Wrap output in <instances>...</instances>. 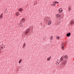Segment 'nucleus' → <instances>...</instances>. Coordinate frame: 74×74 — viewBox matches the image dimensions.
Here are the masks:
<instances>
[{"label": "nucleus", "mask_w": 74, "mask_h": 74, "mask_svg": "<svg viewBox=\"0 0 74 74\" xmlns=\"http://www.w3.org/2000/svg\"><path fill=\"white\" fill-rule=\"evenodd\" d=\"M70 23L71 25H73V24L74 25V21H71L70 22Z\"/></svg>", "instance_id": "0eeeda50"}, {"label": "nucleus", "mask_w": 74, "mask_h": 74, "mask_svg": "<svg viewBox=\"0 0 74 74\" xmlns=\"http://www.w3.org/2000/svg\"><path fill=\"white\" fill-rule=\"evenodd\" d=\"M64 58L65 59H67V58H68V56H67L66 55H65L64 56Z\"/></svg>", "instance_id": "ddd939ff"}, {"label": "nucleus", "mask_w": 74, "mask_h": 74, "mask_svg": "<svg viewBox=\"0 0 74 74\" xmlns=\"http://www.w3.org/2000/svg\"><path fill=\"white\" fill-rule=\"evenodd\" d=\"M51 56H50L49 58H47V60H48V61H49V60H50L51 59Z\"/></svg>", "instance_id": "f8f14e48"}, {"label": "nucleus", "mask_w": 74, "mask_h": 74, "mask_svg": "<svg viewBox=\"0 0 74 74\" xmlns=\"http://www.w3.org/2000/svg\"><path fill=\"white\" fill-rule=\"evenodd\" d=\"M62 49L63 50V49H64V46H62Z\"/></svg>", "instance_id": "6ab92c4d"}, {"label": "nucleus", "mask_w": 74, "mask_h": 74, "mask_svg": "<svg viewBox=\"0 0 74 74\" xmlns=\"http://www.w3.org/2000/svg\"><path fill=\"white\" fill-rule=\"evenodd\" d=\"M32 30V28L31 27H29L27 30L25 31V36L27 35L28 33H30V30Z\"/></svg>", "instance_id": "f257e3e1"}, {"label": "nucleus", "mask_w": 74, "mask_h": 74, "mask_svg": "<svg viewBox=\"0 0 74 74\" xmlns=\"http://www.w3.org/2000/svg\"><path fill=\"white\" fill-rule=\"evenodd\" d=\"M20 25V26H21V27H22V26H23V25H24V24H23V25Z\"/></svg>", "instance_id": "a878e982"}, {"label": "nucleus", "mask_w": 74, "mask_h": 74, "mask_svg": "<svg viewBox=\"0 0 74 74\" xmlns=\"http://www.w3.org/2000/svg\"><path fill=\"white\" fill-rule=\"evenodd\" d=\"M2 48H3V47H2Z\"/></svg>", "instance_id": "2f4dec72"}, {"label": "nucleus", "mask_w": 74, "mask_h": 74, "mask_svg": "<svg viewBox=\"0 0 74 74\" xmlns=\"http://www.w3.org/2000/svg\"><path fill=\"white\" fill-rule=\"evenodd\" d=\"M25 18H23L21 19V22L22 23V24L21 25H23V23H25Z\"/></svg>", "instance_id": "7ed1b4c3"}, {"label": "nucleus", "mask_w": 74, "mask_h": 74, "mask_svg": "<svg viewBox=\"0 0 74 74\" xmlns=\"http://www.w3.org/2000/svg\"><path fill=\"white\" fill-rule=\"evenodd\" d=\"M71 8H69V9H68V11H71Z\"/></svg>", "instance_id": "5701e85b"}, {"label": "nucleus", "mask_w": 74, "mask_h": 74, "mask_svg": "<svg viewBox=\"0 0 74 74\" xmlns=\"http://www.w3.org/2000/svg\"><path fill=\"white\" fill-rule=\"evenodd\" d=\"M15 14L16 16H18V15H19V12H17Z\"/></svg>", "instance_id": "9d476101"}, {"label": "nucleus", "mask_w": 74, "mask_h": 74, "mask_svg": "<svg viewBox=\"0 0 74 74\" xmlns=\"http://www.w3.org/2000/svg\"><path fill=\"white\" fill-rule=\"evenodd\" d=\"M58 23H59V24H58L59 25V23H60V22H58Z\"/></svg>", "instance_id": "bb28decb"}, {"label": "nucleus", "mask_w": 74, "mask_h": 74, "mask_svg": "<svg viewBox=\"0 0 74 74\" xmlns=\"http://www.w3.org/2000/svg\"><path fill=\"white\" fill-rule=\"evenodd\" d=\"M71 33L70 32H69L66 34L67 37H70L71 36Z\"/></svg>", "instance_id": "423d86ee"}, {"label": "nucleus", "mask_w": 74, "mask_h": 74, "mask_svg": "<svg viewBox=\"0 0 74 74\" xmlns=\"http://www.w3.org/2000/svg\"><path fill=\"white\" fill-rule=\"evenodd\" d=\"M58 11L59 12V13H61L63 11V10L62 8H60L58 10Z\"/></svg>", "instance_id": "39448f33"}, {"label": "nucleus", "mask_w": 74, "mask_h": 74, "mask_svg": "<svg viewBox=\"0 0 74 74\" xmlns=\"http://www.w3.org/2000/svg\"><path fill=\"white\" fill-rule=\"evenodd\" d=\"M49 22L48 23V25H50L51 24V23H52L51 22L52 21L51 20H50V21L49 20Z\"/></svg>", "instance_id": "6e6552de"}, {"label": "nucleus", "mask_w": 74, "mask_h": 74, "mask_svg": "<svg viewBox=\"0 0 74 74\" xmlns=\"http://www.w3.org/2000/svg\"><path fill=\"white\" fill-rule=\"evenodd\" d=\"M57 16L58 17V18H60V14H57Z\"/></svg>", "instance_id": "dca6fc26"}, {"label": "nucleus", "mask_w": 74, "mask_h": 74, "mask_svg": "<svg viewBox=\"0 0 74 74\" xmlns=\"http://www.w3.org/2000/svg\"><path fill=\"white\" fill-rule=\"evenodd\" d=\"M64 57H63V56H62V57H61V59H60V60H61V62H62V61H63V60H64L63 59V58Z\"/></svg>", "instance_id": "9b49d317"}, {"label": "nucleus", "mask_w": 74, "mask_h": 74, "mask_svg": "<svg viewBox=\"0 0 74 74\" xmlns=\"http://www.w3.org/2000/svg\"><path fill=\"white\" fill-rule=\"evenodd\" d=\"M51 5L52 6H55V5H56V3H53L52 4H51Z\"/></svg>", "instance_id": "2eb2a0df"}, {"label": "nucleus", "mask_w": 74, "mask_h": 74, "mask_svg": "<svg viewBox=\"0 0 74 74\" xmlns=\"http://www.w3.org/2000/svg\"><path fill=\"white\" fill-rule=\"evenodd\" d=\"M59 63H60V62H59L58 61H57L56 63V64L57 65H59Z\"/></svg>", "instance_id": "4468645a"}, {"label": "nucleus", "mask_w": 74, "mask_h": 74, "mask_svg": "<svg viewBox=\"0 0 74 74\" xmlns=\"http://www.w3.org/2000/svg\"><path fill=\"white\" fill-rule=\"evenodd\" d=\"M56 38L58 40H59V36H57L56 37Z\"/></svg>", "instance_id": "412c9836"}, {"label": "nucleus", "mask_w": 74, "mask_h": 74, "mask_svg": "<svg viewBox=\"0 0 74 74\" xmlns=\"http://www.w3.org/2000/svg\"><path fill=\"white\" fill-rule=\"evenodd\" d=\"M0 52H1V49H0Z\"/></svg>", "instance_id": "c756f323"}, {"label": "nucleus", "mask_w": 74, "mask_h": 74, "mask_svg": "<svg viewBox=\"0 0 74 74\" xmlns=\"http://www.w3.org/2000/svg\"><path fill=\"white\" fill-rule=\"evenodd\" d=\"M67 62V60H64L61 64V65H63V66H64V65L66 64Z\"/></svg>", "instance_id": "20e7f679"}, {"label": "nucleus", "mask_w": 74, "mask_h": 74, "mask_svg": "<svg viewBox=\"0 0 74 74\" xmlns=\"http://www.w3.org/2000/svg\"><path fill=\"white\" fill-rule=\"evenodd\" d=\"M62 45H63V43L62 44Z\"/></svg>", "instance_id": "c85d7f7f"}, {"label": "nucleus", "mask_w": 74, "mask_h": 74, "mask_svg": "<svg viewBox=\"0 0 74 74\" xmlns=\"http://www.w3.org/2000/svg\"><path fill=\"white\" fill-rule=\"evenodd\" d=\"M27 36H29V34H28V35H27Z\"/></svg>", "instance_id": "cd10ccee"}, {"label": "nucleus", "mask_w": 74, "mask_h": 74, "mask_svg": "<svg viewBox=\"0 0 74 74\" xmlns=\"http://www.w3.org/2000/svg\"><path fill=\"white\" fill-rule=\"evenodd\" d=\"M8 12V10L7 9H6L5 10V12Z\"/></svg>", "instance_id": "aec40b11"}, {"label": "nucleus", "mask_w": 74, "mask_h": 74, "mask_svg": "<svg viewBox=\"0 0 74 74\" xmlns=\"http://www.w3.org/2000/svg\"><path fill=\"white\" fill-rule=\"evenodd\" d=\"M18 11H19L20 12H22V11H23V10L22 9V8H20L19 9Z\"/></svg>", "instance_id": "1a4fd4ad"}, {"label": "nucleus", "mask_w": 74, "mask_h": 74, "mask_svg": "<svg viewBox=\"0 0 74 74\" xmlns=\"http://www.w3.org/2000/svg\"><path fill=\"white\" fill-rule=\"evenodd\" d=\"M21 25V24H20V25Z\"/></svg>", "instance_id": "473e14b6"}, {"label": "nucleus", "mask_w": 74, "mask_h": 74, "mask_svg": "<svg viewBox=\"0 0 74 74\" xmlns=\"http://www.w3.org/2000/svg\"><path fill=\"white\" fill-rule=\"evenodd\" d=\"M54 3H59V2H54Z\"/></svg>", "instance_id": "b1692460"}, {"label": "nucleus", "mask_w": 74, "mask_h": 74, "mask_svg": "<svg viewBox=\"0 0 74 74\" xmlns=\"http://www.w3.org/2000/svg\"><path fill=\"white\" fill-rule=\"evenodd\" d=\"M41 24H42V23H41Z\"/></svg>", "instance_id": "7c9ffc66"}, {"label": "nucleus", "mask_w": 74, "mask_h": 74, "mask_svg": "<svg viewBox=\"0 0 74 74\" xmlns=\"http://www.w3.org/2000/svg\"><path fill=\"white\" fill-rule=\"evenodd\" d=\"M49 18L48 17H45L44 18V20L45 21H46V22H49Z\"/></svg>", "instance_id": "f03ea898"}, {"label": "nucleus", "mask_w": 74, "mask_h": 74, "mask_svg": "<svg viewBox=\"0 0 74 74\" xmlns=\"http://www.w3.org/2000/svg\"><path fill=\"white\" fill-rule=\"evenodd\" d=\"M51 40H52L53 38V37H52V36H51Z\"/></svg>", "instance_id": "4be33fe9"}, {"label": "nucleus", "mask_w": 74, "mask_h": 74, "mask_svg": "<svg viewBox=\"0 0 74 74\" xmlns=\"http://www.w3.org/2000/svg\"><path fill=\"white\" fill-rule=\"evenodd\" d=\"M3 13H2L0 16V18H1L2 17H3Z\"/></svg>", "instance_id": "a211bd4d"}, {"label": "nucleus", "mask_w": 74, "mask_h": 74, "mask_svg": "<svg viewBox=\"0 0 74 74\" xmlns=\"http://www.w3.org/2000/svg\"><path fill=\"white\" fill-rule=\"evenodd\" d=\"M22 59H21L20 60H19V64H20L21 62H22Z\"/></svg>", "instance_id": "f3484780"}, {"label": "nucleus", "mask_w": 74, "mask_h": 74, "mask_svg": "<svg viewBox=\"0 0 74 74\" xmlns=\"http://www.w3.org/2000/svg\"><path fill=\"white\" fill-rule=\"evenodd\" d=\"M25 43L23 44V48L24 47H25Z\"/></svg>", "instance_id": "393cba45"}]
</instances>
